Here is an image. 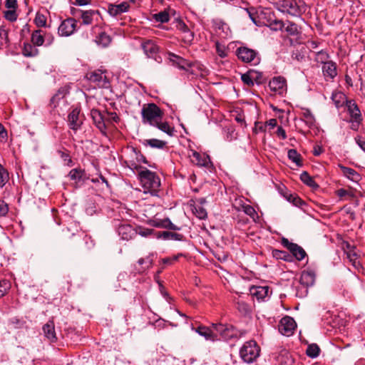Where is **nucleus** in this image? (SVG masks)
I'll use <instances>...</instances> for the list:
<instances>
[{
	"mask_svg": "<svg viewBox=\"0 0 365 365\" xmlns=\"http://www.w3.org/2000/svg\"><path fill=\"white\" fill-rule=\"evenodd\" d=\"M138 178L145 190L152 195H158L160 187V179L156 173L147 168H143L138 173Z\"/></svg>",
	"mask_w": 365,
	"mask_h": 365,
	"instance_id": "nucleus-1",
	"label": "nucleus"
},
{
	"mask_svg": "<svg viewBox=\"0 0 365 365\" xmlns=\"http://www.w3.org/2000/svg\"><path fill=\"white\" fill-rule=\"evenodd\" d=\"M142 122L152 126L158 125L159 120L163 119V110L155 103L145 104L141 110Z\"/></svg>",
	"mask_w": 365,
	"mask_h": 365,
	"instance_id": "nucleus-2",
	"label": "nucleus"
},
{
	"mask_svg": "<svg viewBox=\"0 0 365 365\" xmlns=\"http://www.w3.org/2000/svg\"><path fill=\"white\" fill-rule=\"evenodd\" d=\"M302 0H281L277 3V9L292 16L299 17L304 12Z\"/></svg>",
	"mask_w": 365,
	"mask_h": 365,
	"instance_id": "nucleus-3",
	"label": "nucleus"
},
{
	"mask_svg": "<svg viewBox=\"0 0 365 365\" xmlns=\"http://www.w3.org/2000/svg\"><path fill=\"white\" fill-rule=\"evenodd\" d=\"M260 348L255 341H246L240 351L242 359L248 364L255 361L259 356Z\"/></svg>",
	"mask_w": 365,
	"mask_h": 365,
	"instance_id": "nucleus-4",
	"label": "nucleus"
},
{
	"mask_svg": "<svg viewBox=\"0 0 365 365\" xmlns=\"http://www.w3.org/2000/svg\"><path fill=\"white\" fill-rule=\"evenodd\" d=\"M212 327L225 341H229L232 339H237L240 336V331L234 326L228 324H212Z\"/></svg>",
	"mask_w": 365,
	"mask_h": 365,
	"instance_id": "nucleus-5",
	"label": "nucleus"
},
{
	"mask_svg": "<svg viewBox=\"0 0 365 365\" xmlns=\"http://www.w3.org/2000/svg\"><path fill=\"white\" fill-rule=\"evenodd\" d=\"M235 54L237 58L244 63L257 65L260 62L258 53L255 50L246 46L237 48Z\"/></svg>",
	"mask_w": 365,
	"mask_h": 365,
	"instance_id": "nucleus-6",
	"label": "nucleus"
},
{
	"mask_svg": "<svg viewBox=\"0 0 365 365\" xmlns=\"http://www.w3.org/2000/svg\"><path fill=\"white\" fill-rule=\"evenodd\" d=\"M282 245L286 247L292 253V256L294 257L298 261L302 260L306 256L305 250L297 244L291 242L288 239L283 237L282 239Z\"/></svg>",
	"mask_w": 365,
	"mask_h": 365,
	"instance_id": "nucleus-7",
	"label": "nucleus"
},
{
	"mask_svg": "<svg viewBox=\"0 0 365 365\" xmlns=\"http://www.w3.org/2000/svg\"><path fill=\"white\" fill-rule=\"evenodd\" d=\"M77 27V21L73 18H68L63 20L58 28V34L61 36H69L72 35Z\"/></svg>",
	"mask_w": 365,
	"mask_h": 365,
	"instance_id": "nucleus-8",
	"label": "nucleus"
},
{
	"mask_svg": "<svg viewBox=\"0 0 365 365\" xmlns=\"http://www.w3.org/2000/svg\"><path fill=\"white\" fill-rule=\"evenodd\" d=\"M296 322L290 317H283L279 324V331L284 336H291L296 328Z\"/></svg>",
	"mask_w": 365,
	"mask_h": 365,
	"instance_id": "nucleus-9",
	"label": "nucleus"
},
{
	"mask_svg": "<svg viewBox=\"0 0 365 365\" xmlns=\"http://www.w3.org/2000/svg\"><path fill=\"white\" fill-rule=\"evenodd\" d=\"M168 59L170 62H172L173 66H177L180 70L187 71V68H191L193 66V63L180 57L172 52L168 53Z\"/></svg>",
	"mask_w": 365,
	"mask_h": 365,
	"instance_id": "nucleus-10",
	"label": "nucleus"
},
{
	"mask_svg": "<svg viewBox=\"0 0 365 365\" xmlns=\"http://www.w3.org/2000/svg\"><path fill=\"white\" fill-rule=\"evenodd\" d=\"M148 225L158 228H163L170 230H180V227L174 225L168 217L164 219L154 218L148 221Z\"/></svg>",
	"mask_w": 365,
	"mask_h": 365,
	"instance_id": "nucleus-11",
	"label": "nucleus"
},
{
	"mask_svg": "<svg viewBox=\"0 0 365 365\" xmlns=\"http://www.w3.org/2000/svg\"><path fill=\"white\" fill-rule=\"evenodd\" d=\"M269 88L282 95L287 91V81L286 79L282 76L274 77L269 83Z\"/></svg>",
	"mask_w": 365,
	"mask_h": 365,
	"instance_id": "nucleus-12",
	"label": "nucleus"
},
{
	"mask_svg": "<svg viewBox=\"0 0 365 365\" xmlns=\"http://www.w3.org/2000/svg\"><path fill=\"white\" fill-rule=\"evenodd\" d=\"M91 115L96 126L101 133H106V122L105 114L102 113L97 109H92L91 111Z\"/></svg>",
	"mask_w": 365,
	"mask_h": 365,
	"instance_id": "nucleus-13",
	"label": "nucleus"
},
{
	"mask_svg": "<svg viewBox=\"0 0 365 365\" xmlns=\"http://www.w3.org/2000/svg\"><path fill=\"white\" fill-rule=\"evenodd\" d=\"M118 235L124 240H130L138 235V230L128 224H122L118 229Z\"/></svg>",
	"mask_w": 365,
	"mask_h": 365,
	"instance_id": "nucleus-14",
	"label": "nucleus"
},
{
	"mask_svg": "<svg viewBox=\"0 0 365 365\" xmlns=\"http://www.w3.org/2000/svg\"><path fill=\"white\" fill-rule=\"evenodd\" d=\"M141 48L143 50L144 53L148 58H153L156 60V56L159 52V47L152 40H146L141 43Z\"/></svg>",
	"mask_w": 365,
	"mask_h": 365,
	"instance_id": "nucleus-15",
	"label": "nucleus"
},
{
	"mask_svg": "<svg viewBox=\"0 0 365 365\" xmlns=\"http://www.w3.org/2000/svg\"><path fill=\"white\" fill-rule=\"evenodd\" d=\"M81 110L78 108H73L68 115V126L73 130L80 128L82 121L79 118Z\"/></svg>",
	"mask_w": 365,
	"mask_h": 365,
	"instance_id": "nucleus-16",
	"label": "nucleus"
},
{
	"mask_svg": "<svg viewBox=\"0 0 365 365\" xmlns=\"http://www.w3.org/2000/svg\"><path fill=\"white\" fill-rule=\"evenodd\" d=\"M44 336L51 342L55 343L57 341L55 324L53 319H50L43 327Z\"/></svg>",
	"mask_w": 365,
	"mask_h": 365,
	"instance_id": "nucleus-17",
	"label": "nucleus"
},
{
	"mask_svg": "<svg viewBox=\"0 0 365 365\" xmlns=\"http://www.w3.org/2000/svg\"><path fill=\"white\" fill-rule=\"evenodd\" d=\"M130 8L128 2L123 1L119 4H110L108 6V13L113 17L127 12Z\"/></svg>",
	"mask_w": 365,
	"mask_h": 365,
	"instance_id": "nucleus-18",
	"label": "nucleus"
},
{
	"mask_svg": "<svg viewBox=\"0 0 365 365\" xmlns=\"http://www.w3.org/2000/svg\"><path fill=\"white\" fill-rule=\"evenodd\" d=\"M322 73L327 80H333L337 76L336 63L332 61L322 66Z\"/></svg>",
	"mask_w": 365,
	"mask_h": 365,
	"instance_id": "nucleus-19",
	"label": "nucleus"
},
{
	"mask_svg": "<svg viewBox=\"0 0 365 365\" xmlns=\"http://www.w3.org/2000/svg\"><path fill=\"white\" fill-rule=\"evenodd\" d=\"M347 110L351 117V120H354L355 123H361L362 122V116L361 111L357 104L354 101H349L347 103Z\"/></svg>",
	"mask_w": 365,
	"mask_h": 365,
	"instance_id": "nucleus-20",
	"label": "nucleus"
},
{
	"mask_svg": "<svg viewBox=\"0 0 365 365\" xmlns=\"http://www.w3.org/2000/svg\"><path fill=\"white\" fill-rule=\"evenodd\" d=\"M157 239H163L164 240L183 241L185 236L182 234L173 232L170 231L157 232L155 233Z\"/></svg>",
	"mask_w": 365,
	"mask_h": 365,
	"instance_id": "nucleus-21",
	"label": "nucleus"
},
{
	"mask_svg": "<svg viewBox=\"0 0 365 365\" xmlns=\"http://www.w3.org/2000/svg\"><path fill=\"white\" fill-rule=\"evenodd\" d=\"M250 293L258 300H263L268 297L269 288L268 286H253L250 288Z\"/></svg>",
	"mask_w": 365,
	"mask_h": 365,
	"instance_id": "nucleus-22",
	"label": "nucleus"
},
{
	"mask_svg": "<svg viewBox=\"0 0 365 365\" xmlns=\"http://www.w3.org/2000/svg\"><path fill=\"white\" fill-rule=\"evenodd\" d=\"M192 163L200 167L208 168L211 163L208 155L200 154L197 151H192Z\"/></svg>",
	"mask_w": 365,
	"mask_h": 365,
	"instance_id": "nucleus-23",
	"label": "nucleus"
},
{
	"mask_svg": "<svg viewBox=\"0 0 365 365\" xmlns=\"http://www.w3.org/2000/svg\"><path fill=\"white\" fill-rule=\"evenodd\" d=\"M315 273L313 270H304L300 277V283L305 287H310L314 284Z\"/></svg>",
	"mask_w": 365,
	"mask_h": 365,
	"instance_id": "nucleus-24",
	"label": "nucleus"
},
{
	"mask_svg": "<svg viewBox=\"0 0 365 365\" xmlns=\"http://www.w3.org/2000/svg\"><path fill=\"white\" fill-rule=\"evenodd\" d=\"M195 331L203 336L206 340L215 341L218 339L217 335L214 334L212 331L207 327L200 326L195 329Z\"/></svg>",
	"mask_w": 365,
	"mask_h": 365,
	"instance_id": "nucleus-25",
	"label": "nucleus"
},
{
	"mask_svg": "<svg viewBox=\"0 0 365 365\" xmlns=\"http://www.w3.org/2000/svg\"><path fill=\"white\" fill-rule=\"evenodd\" d=\"M343 175L354 182H358L361 179L360 175L353 168L339 165Z\"/></svg>",
	"mask_w": 365,
	"mask_h": 365,
	"instance_id": "nucleus-26",
	"label": "nucleus"
},
{
	"mask_svg": "<svg viewBox=\"0 0 365 365\" xmlns=\"http://www.w3.org/2000/svg\"><path fill=\"white\" fill-rule=\"evenodd\" d=\"M31 41L35 46H41L44 44L43 31L37 29L32 32Z\"/></svg>",
	"mask_w": 365,
	"mask_h": 365,
	"instance_id": "nucleus-27",
	"label": "nucleus"
},
{
	"mask_svg": "<svg viewBox=\"0 0 365 365\" xmlns=\"http://www.w3.org/2000/svg\"><path fill=\"white\" fill-rule=\"evenodd\" d=\"M153 254H150L145 257L140 258L138 261V264L141 266V267L138 269L139 272H145L152 267L153 263Z\"/></svg>",
	"mask_w": 365,
	"mask_h": 365,
	"instance_id": "nucleus-28",
	"label": "nucleus"
},
{
	"mask_svg": "<svg viewBox=\"0 0 365 365\" xmlns=\"http://www.w3.org/2000/svg\"><path fill=\"white\" fill-rule=\"evenodd\" d=\"M88 78L90 81L96 83L100 86H103L105 84L106 76L99 71L88 73Z\"/></svg>",
	"mask_w": 365,
	"mask_h": 365,
	"instance_id": "nucleus-29",
	"label": "nucleus"
},
{
	"mask_svg": "<svg viewBox=\"0 0 365 365\" xmlns=\"http://www.w3.org/2000/svg\"><path fill=\"white\" fill-rule=\"evenodd\" d=\"M111 41V37L104 31L100 32L95 40L96 43L103 48L108 46Z\"/></svg>",
	"mask_w": 365,
	"mask_h": 365,
	"instance_id": "nucleus-30",
	"label": "nucleus"
},
{
	"mask_svg": "<svg viewBox=\"0 0 365 365\" xmlns=\"http://www.w3.org/2000/svg\"><path fill=\"white\" fill-rule=\"evenodd\" d=\"M154 127L158 128L161 131L165 133L170 136L174 135L175 128L169 125L166 121H163L162 119L159 120L158 125H155Z\"/></svg>",
	"mask_w": 365,
	"mask_h": 365,
	"instance_id": "nucleus-31",
	"label": "nucleus"
},
{
	"mask_svg": "<svg viewBox=\"0 0 365 365\" xmlns=\"http://www.w3.org/2000/svg\"><path fill=\"white\" fill-rule=\"evenodd\" d=\"M23 55L26 57H34L38 54V50L34 44L25 43L22 50Z\"/></svg>",
	"mask_w": 365,
	"mask_h": 365,
	"instance_id": "nucleus-32",
	"label": "nucleus"
},
{
	"mask_svg": "<svg viewBox=\"0 0 365 365\" xmlns=\"http://www.w3.org/2000/svg\"><path fill=\"white\" fill-rule=\"evenodd\" d=\"M167 143L164 140H158L156 138L147 139L143 142V145L145 146H150L153 148L163 149Z\"/></svg>",
	"mask_w": 365,
	"mask_h": 365,
	"instance_id": "nucleus-33",
	"label": "nucleus"
},
{
	"mask_svg": "<svg viewBox=\"0 0 365 365\" xmlns=\"http://www.w3.org/2000/svg\"><path fill=\"white\" fill-rule=\"evenodd\" d=\"M81 18L82 19L83 24L85 25L91 24L93 22V17L95 14H98V11L88 10L80 11Z\"/></svg>",
	"mask_w": 365,
	"mask_h": 365,
	"instance_id": "nucleus-34",
	"label": "nucleus"
},
{
	"mask_svg": "<svg viewBox=\"0 0 365 365\" xmlns=\"http://www.w3.org/2000/svg\"><path fill=\"white\" fill-rule=\"evenodd\" d=\"M68 93L67 89L65 88L58 89L57 93L51 98L50 101L51 105L53 106V108H56L59 101L63 99Z\"/></svg>",
	"mask_w": 365,
	"mask_h": 365,
	"instance_id": "nucleus-35",
	"label": "nucleus"
},
{
	"mask_svg": "<svg viewBox=\"0 0 365 365\" xmlns=\"http://www.w3.org/2000/svg\"><path fill=\"white\" fill-rule=\"evenodd\" d=\"M288 158L292 160L293 163L296 164L298 167H302L303 165L302 161L301 155L295 149H290L287 153Z\"/></svg>",
	"mask_w": 365,
	"mask_h": 365,
	"instance_id": "nucleus-36",
	"label": "nucleus"
},
{
	"mask_svg": "<svg viewBox=\"0 0 365 365\" xmlns=\"http://www.w3.org/2000/svg\"><path fill=\"white\" fill-rule=\"evenodd\" d=\"M346 257L354 267L359 268L361 267L360 262L358 260L359 255L355 252L354 247L346 252Z\"/></svg>",
	"mask_w": 365,
	"mask_h": 365,
	"instance_id": "nucleus-37",
	"label": "nucleus"
},
{
	"mask_svg": "<svg viewBox=\"0 0 365 365\" xmlns=\"http://www.w3.org/2000/svg\"><path fill=\"white\" fill-rule=\"evenodd\" d=\"M245 10L247 13L251 21L256 26H260L262 25L260 21H259L257 19H258V11H257V8L252 6V7L245 9Z\"/></svg>",
	"mask_w": 365,
	"mask_h": 365,
	"instance_id": "nucleus-38",
	"label": "nucleus"
},
{
	"mask_svg": "<svg viewBox=\"0 0 365 365\" xmlns=\"http://www.w3.org/2000/svg\"><path fill=\"white\" fill-rule=\"evenodd\" d=\"M300 180L307 185H308L310 187L312 188H317L319 185L314 180V179L309 175V174L304 171L300 175Z\"/></svg>",
	"mask_w": 365,
	"mask_h": 365,
	"instance_id": "nucleus-39",
	"label": "nucleus"
},
{
	"mask_svg": "<svg viewBox=\"0 0 365 365\" xmlns=\"http://www.w3.org/2000/svg\"><path fill=\"white\" fill-rule=\"evenodd\" d=\"M272 255L277 259H282L286 262H291L292 260V256L286 251L274 250Z\"/></svg>",
	"mask_w": 365,
	"mask_h": 365,
	"instance_id": "nucleus-40",
	"label": "nucleus"
},
{
	"mask_svg": "<svg viewBox=\"0 0 365 365\" xmlns=\"http://www.w3.org/2000/svg\"><path fill=\"white\" fill-rule=\"evenodd\" d=\"M63 237L67 240H71L72 237L81 238L83 234L76 228V232H73L71 227H67L63 230Z\"/></svg>",
	"mask_w": 365,
	"mask_h": 365,
	"instance_id": "nucleus-41",
	"label": "nucleus"
},
{
	"mask_svg": "<svg viewBox=\"0 0 365 365\" xmlns=\"http://www.w3.org/2000/svg\"><path fill=\"white\" fill-rule=\"evenodd\" d=\"M320 349L317 344H312L307 346L306 354L308 356L314 359L319 355Z\"/></svg>",
	"mask_w": 365,
	"mask_h": 365,
	"instance_id": "nucleus-42",
	"label": "nucleus"
},
{
	"mask_svg": "<svg viewBox=\"0 0 365 365\" xmlns=\"http://www.w3.org/2000/svg\"><path fill=\"white\" fill-rule=\"evenodd\" d=\"M58 154L60 155L62 160L64 162V164L68 166H71L73 164V161L70 156L69 151L66 149L58 150Z\"/></svg>",
	"mask_w": 365,
	"mask_h": 365,
	"instance_id": "nucleus-43",
	"label": "nucleus"
},
{
	"mask_svg": "<svg viewBox=\"0 0 365 365\" xmlns=\"http://www.w3.org/2000/svg\"><path fill=\"white\" fill-rule=\"evenodd\" d=\"M84 171L81 169L74 168L72 169L69 173L68 177L71 180L79 182L83 179Z\"/></svg>",
	"mask_w": 365,
	"mask_h": 365,
	"instance_id": "nucleus-44",
	"label": "nucleus"
},
{
	"mask_svg": "<svg viewBox=\"0 0 365 365\" xmlns=\"http://www.w3.org/2000/svg\"><path fill=\"white\" fill-rule=\"evenodd\" d=\"M153 19L157 22L167 23L170 20L169 14L166 11H160L158 14H155L153 16Z\"/></svg>",
	"mask_w": 365,
	"mask_h": 365,
	"instance_id": "nucleus-45",
	"label": "nucleus"
},
{
	"mask_svg": "<svg viewBox=\"0 0 365 365\" xmlns=\"http://www.w3.org/2000/svg\"><path fill=\"white\" fill-rule=\"evenodd\" d=\"M9 179V176L7 170L0 163V188L6 185Z\"/></svg>",
	"mask_w": 365,
	"mask_h": 365,
	"instance_id": "nucleus-46",
	"label": "nucleus"
},
{
	"mask_svg": "<svg viewBox=\"0 0 365 365\" xmlns=\"http://www.w3.org/2000/svg\"><path fill=\"white\" fill-rule=\"evenodd\" d=\"M302 117L304 118V120L305 121L306 124L309 127H311L314 124V117L309 110H304L302 113Z\"/></svg>",
	"mask_w": 365,
	"mask_h": 365,
	"instance_id": "nucleus-47",
	"label": "nucleus"
},
{
	"mask_svg": "<svg viewBox=\"0 0 365 365\" xmlns=\"http://www.w3.org/2000/svg\"><path fill=\"white\" fill-rule=\"evenodd\" d=\"M11 284L8 279L0 280V297L4 296L8 291L11 289Z\"/></svg>",
	"mask_w": 365,
	"mask_h": 365,
	"instance_id": "nucleus-48",
	"label": "nucleus"
},
{
	"mask_svg": "<svg viewBox=\"0 0 365 365\" xmlns=\"http://www.w3.org/2000/svg\"><path fill=\"white\" fill-rule=\"evenodd\" d=\"M286 32L291 36H297L299 34L298 26L291 21L287 22V26L284 27Z\"/></svg>",
	"mask_w": 365,
	"mask_h": 365,
	"instance_id": "nucleus-49",
	"label": "nucleus"
},
{
	"mask_svg": "<svg viewBox=\"0 0 365 365\" xmlns=\"http://www.w3.org/2000/svg\"><path fill=\"white\" fill-rule=\"evenodd\" d=\"M329 58V55L327 53V52L324 51H320L317 53L316 55V61L318 63H321L323 65H324L325 63L329 62L328 59Z\"/></svg>",
	"mask_w": 365,
	"mask_h": 365,
	"instance_id": "nucleus-50",
	"label": "nucleus"
},
{
	"mask_svg": "<svg viewBox=\"0 0 365 365\" xmlns=\"http://www.w3.org/2000/svg\"><path fill=\"white\" fill-rule=\"evenodd\" d=\"M34 22L38 27H46V17L42 14L37 13L34 19Z\"/></svg>",
	"mask_w": 365,
	"mask_h": 365,
	"instance_id": "nucleus-51",
	"label": "nucleus"
},
{
	"mask_svg": "<svg viewBox=\"0 0 365 365\" xmlns=\"http://www.w3.org/2000/svg\"><path fill=\"white\" fill-rule=\"evenodd\" d=\"M254 76H252L251 71H250L247 73H244L241 76L242 81L247 85L248 86H254Z\"/></svg>",
	"mask_w": 365,
	"mask_h": 365,
	"instance_id": "nucleus-52",
	"label": "nucleus"
},
{
	"mask_svg": "<svg viewBox=\"0 0 365 365\" xmlns=\"http://www.w3.org/2000/svg\"><path fill=\"white\" fill-rule=\"evenodd\" d=\"M237 309L242 314H247L250 312V306L243 301L237 302Z\"/></svg>",
	"mask_w": 365,
	"mask_h": 365,
	"instance_id": "nucleus-53",
	"label": "nucleus"
},
{
	"mask_svg": "<svg viewBox=\"0 0 365 365\" xmlns=\"http://www.w3.org/2000/svg\"><path fill=\"white\" fill-rule=\"evenodd\" d=\"M106 122L108 123H118L120 120L115 112H106Z\"/></svg>",
	"mask_w": 365,
	"mask_h": 365,
	"instance_id": "nucleus-54",
	"label": "nucleus"
},
{
	"mask_svg": "<svg viewBox=\"0 0 365 365\" xmlns=\"http://www.w3.org/2000/svg\"><path fill=\"white\" fill-rule=\"evenodd\" d=\"M243 211L245 214L249 215L251 218L255 220V218L258 217V215L254 207L250 205L243 206Z\"/></svg>",
	"mask_w": 365,
	"mask_h": 365,
	"instance_id": "nucleus-55",
	"label": "nucleus"
},
{
	"mask_svg": "<svg viewBox=\"0 0 365 365\" xmlns=\"http://www.w3.org/2000/svg\"><path fill=\"white\" fill-rule=\"evenodd\" d=\"M344 96L341 93H333L332 96H331V99L334 102V103L337 108H339L343 105L342 100H344Z\"/></svg>",
	"mask_w": 365,
	"mask_h": 365,
	"instance_id": "nucleus-56",
	"label": "nucleus"
},
{
	"mask_svg": "<svg viewBox=\"0 0 365 365\" xmlns=\"http://www.w3.org/2000/svg\"><path fill=\"white\" fill-rule=\"evenodd\" d=\"M269 28L273 31H279L284 27V23L281 20H274L270 22Z\"/></svg>",
	"mask_w": 365,
	"mask_h": 365,
	"instance_id": "nucleus-57",
	"label": "nucleus"
},
{
	"mask_svg": "<svg viewBox=\"0 0 365 365\" xmlns=\"http://www.w3.org/2000/svg\"><path fill=\"white\" fill-rule=\"evenodd\" d=\"M195 214L197 217L201 220H204L207 217V213L206 210L202 206L195 207Z\"/></svg>",
	"mask_w": 365,
	"mask_h": 365,
	"instance_id": "nucleus-58",
	"label": "nucleus"
},
{
	"mask_svg": "<svg viewBox=\"0 0 365 365\" xmlns=\"http://www.w3.org/2000/svg\"><path fill=\"white\" fill-rule=\"evenodd\" d=\"M4 17L11 22L16 21L18 17L16 9H10L4 11Z\"/></svg>",
	"mask_w": 365,
	"mask_h": 365,
	"instance_id": "nucleus-59",
	"label": "nucleus"
},
{
	"mask_svg": "<svg viewBox=\"0 0 365 365\" xmlns=\"http://www.w3.org/2000/svg\"><path fill=\"white\" fill-rule=\"evenodd\" d=\"M182 38L185 43L190 44L194 39V33L190 29L186 30L185 32L182 33Z\"/></svg>",
	"mask_w": 365,
	"mask_h": 365,
	"instance_id": "nucleus-60",
	"label": "nucleus"
},
{
	"mask_svg": "<svg viewBox=\"0 0 365 365\" xmlns=\"http://www.w3.org/2000/svg\"><path fill=\"white\" fill-rule=\"evenodd\" d=\"M138 230V235H141L142 237H148L150 235H153L155 237V233L157 232L154 230L149 228H143L139 227Z\"/></svg>",
	"mask_w": 365,
	"mask_h": 365,
	"instance_id": "nucleus-61",
	"label": "nucleus"
},
{
	"mask_svg": "<svg viewBox=\"0 0 365 365\" xmlns=\"http://www.w3.org/2000/svg\"><path fill=\"white\" fill-rule=\"evenodd\" d=\"M43 38H44L45 46H51L53 43L54 40H55V38L51 33H48L44 31H43Z\"/></svg>",
	"mask_w": 365,
	"mask_h": 365,
	"instance_id": "nucleus-62",
	"label": "nucleus"
},
{
	"mask_svg": "<svg viewBox=\"0 0 365 365\" xmlns=\"http://www.w3.org/2000/svg\"><path fill=\"white\" fill-rule=\"evenodd\" d=\"M0 41L1 43H7L9 41L8 31L4 26H0Z\"/></svg>",
	"mask_w": 365,
	"mask_h": 365,
	"instance_id": "nucleus-63",
	"label": "nucleus"
},
{
	"mask_svg": "<svg viewBox=\"0 0 365 365\" xmlns=\"http://www.w3.org/2000/svg\"><path fill=\"white\" fill-rule=\"evenodd\" d=\"M336 192L337 196H339V197H343L346 195L349 196L351 198L355 197V195L352 191H348L343 188L337 190Z\"/></svg>",
	"mask_w": 365,
	"mask_h": 365,
	"instance_id": "nucleus-64",
	"label": "nucleus"
}]
</instances>
